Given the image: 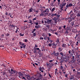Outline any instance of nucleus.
<instances>
[{
	"instance_id": "obj_1",
	"label": "nucleus",
	"mask_w": 80,
	"mask_h": 80,
	"mask_svg": "<svg viewBox=\"0 0 80 80\" xmlns=\"http://www.w3.org/2000/svg\"><path fill=\"white\" fill-rule=\"evenodd\" d=\"M64 30H65L66 31L65 33L66 35H68V34L69 32H71V30L70 29V28L68 27V25L67 27L66 25H64L63 27Z\"/></svg>"
},
{
	"instance_id": "obj_2",
	"label": "nucleus",
	"mask_w": 80,
	"mask_h": 80,
	"mask_svg": "<svg viewBox=\"0 0 80 80\" xmlns=\"http://www.w3.org/2000/svg\"><path fill=\"white\" fill-rule=\"evenodd\" d=\"M47 15H48V13L47 12H45L44 11H43V12H41V13L40 14V17H42V16H43V17H46Z\"/></svg>"
},
{
	"instance_id": "obj_3",
	"label": "nucleus",
	"mask_w": 80,
	"mask_h": 80,
	"mask_svg": "<svg viewBox=\"0 0 80 80\" xmlns=\"http://www.w3.org/2000/svg\"><path fill=\"white\" fill-rule=\"evenodd\" d=\"M70 17H72V18L73 20H75V17H76V16H75L74 14H71L70 15Z\"/></svg>"
},
{
	"instance_id": "obj_4",
	"label": "nucleus",
	"mask_w": 80,
	"mask_h": 80,
	"mask_svg": "<svg viewBox=\"0 0 80 80\" xmlns=\"http://www.w3.org/2000/svg\"><path fill=\"white\" fill-rule=\"evenodd\" d=\"M27 79L28 80H32V79L33 78V77H32L30 76V75H27Z\"/></svg>"
},
{
	"instance_id": "obj_5",
	"label": "nucleus",
	"mask_w": 80,
	"mask_h": 80,
	"mask_svg": "<svg viewBox=\"0 0 80 80\" xmlns=\"http://www.w3.org/2000/svg\"><path fill=\"white\" fill-rule=\"evenodd\" d=\"M47 20L48 24H50V23L52 22V19L49 20V19H48Z\"/></svg>"
},
{
	"instance_id": "obj_6",
	"label": "nucleus",
	"mask_w": 80,
	"mask_h": 80,
	"mask_svg": "<svg viewBox=\"0 0 80 80\" xmlns=\"http://www.w3.org/2000/svg\"><path fill=\"white\" fill-rule=\"evenodd\" d=\"M40 73H41V72H40V73H39V75L38 76V78L40 80H41V79L42 78V75L40 74Z\"/></svg>"
},
{
	"instance_id": "obj_7",
	"label": "nucleus",
	"mask_w": 80,
	"mask_h": 80,
	"mask_svg": "<svg viewBox=\"0 0 80 80\" xmlns=\"http://www.w3.org/2000/svg\"><path fill=\"white\" fill-rule=\"evenodd\" d=\"M58 50L59 52H62L63 50V48H62L59 47Z\"/></svg>"
},
{
	"instance_id": "obj_8",
	"label": "nucleus",
	"mask_w": 80,
	"mask_h": 80,
	"mask_svg": "<svg viewBox=\"0 0 80 80\" xmlns=\"http://www.w3.org/2000/svg\"><path fill=\"white\" fill-rule=\"evenodd\" d=\"M68 60V58H66V57H65V58H64V61L65 62H67Z\"/></svg>"
},
{
	"instance_id": "obj_9",
	"label": "nucleus",
	"mask_w": 80,
	"mask_h": 80,
	"mask_svg": "<svg viewBox=\"0 0 80 80\" xmlns=\"http://www.w3.org/2000/svg\"><path fill=\"white\" fill-rule=\"evenodd\" d=\"M23 74H22V73H21L19 74V77L20 78H22L23 77Z\"/></svg>"
},
{
	"instance_id": "obj_10",
	"label": "nucleus",
	"mask_w": 80,
	"mask_h": 80,
	"mask_svg": "<svg viewBox=\"0 0 80 80\" xmlns=\"http://www.w3.org/2000/svg\"><path fill=\"white\" fill-rule=\"evenodd\" d=\"M74 19H73V18H69L68 20V21L69 23L71 22V21H72V20H73Z\"/></svg>"
},
{
	"instance_id": "obj_11",
	"label": "nucleus",
	"mask_w": 80,
	"mask_h": 80,
	"mask_svg": "<svg viewBox=\"0 0 80 80\" xmlns=\"http://www.w3.org/2000/svg\"><path fill=\"white\" fill-rule=\"evenodd\" d=\"M60 68L61 70H62V72H64V71H65V69H64L63 67L62 66H61Z\"/></svg>"
},
{
	"instance_id": "obj_12",
	"label": "nucleus",
	"mask_w": 80,
	"mask_h": 80,
	"mask_svg": "<svg viewBox=\"0 0 80 80\" xmlns=\"http://www.w3.org/2000/svg\"><path fill=\"white\" fill-rule=\"evenodd\" d=\"M40 25H38V26L37 25V26H35V28H36V29H38V28H40Z\"/></svg>"
},
{
	"instance_id": "obj_13",
	"label": "nucleus",
	"mask_w": 80,
	"mask_h": 80,
	"mask_svg": "<svg viewBox=\"0 0 80 80\" xmlns=\"http://www.w3.org/2000/svg\"><path fill=\"white\" fill-rule=\"evenodd\" d=\"M59 53H60L58 52L56 53H55V56H56V57H58V56H59Z\"/></svg>"
},
{
	"instance_id": "obj_14",
	"label": "nucleus",
	"mask_w": 80,
	"mask_h": 80,
	"mask_svg": "<svg viewBox=\"0 0 80 80\" xmlns=\"http://www.w3.org/2000/svg\"><path fill=\"white\" fill-rule=\"evenodd\" d=\"M74 80V77L73 76H71L69 78V80Z\"/></svg>"
},
{
	"instance_id": "obj_15",
	"label": "nucleus",
	"mask_w": 80,
	"mask_h": 80,
	"mask_svg": "<svg viewBox=\"0 0 80 80\" xmlns=\"http://www.w3.org/2000/svg\"><path fill=\"white\" fill-rule=\"evenodd\" d=\"M74 12L76 13H77V8H75L74 9Z\"/></svg>"
},
{
	"instance_id": "obj_16",
	"label": "nucleus",
	"mask_w": 80,
	"mask_h": 80,
	"mask_svg": "<svg viewBox=\"0 0 80 80\" xmlns=\"http://www.w3.org/2000/svg\"><path fill=\"white\" fill-rule=\"evenodd\" d=\"M62 47L63 48H66V47H67V45L65 44H63L62 45Z\"/></svg>"
},
{
	"instance_id": "obj_17",
	"label": "nucleus",
	"mask_w": 80,
	"mask_h": 80,
	"mask_svg": "<svg viewBox=\"0 0 80 80\" xmlns=\"http://www.w3.org/2000/svg\"><path fill=\"white\" fill-rule=\"evenodd\" d=\"M33 52L34 53H37V48H34V49Z\"/></svg>"
},
{
	"instance_id": "obj_18",
	"label": "nucleus",
	"mask_w": 80,
	"mask_h": 80,
	"mask_svg": "<svg viewBox=\"0 0 80 80\" xmlns=\"http://www.w3.org/2000/svg\"><path fill=\"white\" fill-rule=\"evenodd\" d=\"M32 10H33V9L32 8H31V9H29V12L30 13L32 12L33 11Z\"/></svg>"
},
{
	"instance_id": "obj_19",
	"label": "nucleus",
	"mask_w": 80,
	"mask_h": 80,
	"mask_svg": "<svg viewBox=\"0 0 80 80\" xmlns=\"http://www.w3.org/2000/svg\"><path fill=\"white\" fill-rule=\"evenodd\" d=\"M52 48H56V45L55 44V43H54V44L52 45Z\"/></svg>"
},
{
	"instance_id": "obj_20",
	"label": "nucleus",
	"mask_w": 80,
	"mask_h": 80,
	"mask_svg": "<svg viewBox=\"0 0 80 80\" xmlns=\"http://www.w3.org/2000/svg\"><path fill=\"white\" fill-rule=\"evenodd\" d=\"M60 53L62 57H63V56L64 55V54H63V53L62 52H60Z\"/></svg>"
},
{
	"instance_id": "obj_21",
	"label": "nucleus",
	"mask_w": 80,
	"mask_h": 80,
	"mask_svg": "<svg viewBox=\"0 0 80 80\" xmlns=\"http://www.w3.org/2000/svg\"><path fill=\"white\" fill-rule=\"evenodd\" d=\"M66 2H62V6H65V5H66Z\"/></svg>"
},
{
	"instance_id": "obj_22",
	"label": "nucleus",
	"mask_w": 80,
	"mask_h": 80,
	"mask_svg": "<svg viewBox=\"0 0 80 80\" xmlns=\"http://www.w3.org/2000/svg\"><path fill=\"white\" fill-rule=\"evenodd\" d=\"M57 71H58V69H55V74L57 75Z\"/></svg>"
},
{
	"instance_id": "obj_23",
	"label": "nucleus",
	"mask_w": 80,
	"mask_h": 80,
	"mask_svg": "<svg viewBox=\"0 0 80 80\" xmlns=\"http://www.w3.org/2000/svg\"><path fill=\"white\" fill-rule=\"evenodd\" d=\"M71 24L72 26H73L74 25V21H72L71 22Z\"/></svg>"
},
{
	"instance_id": "obj_24",
	"label": "nucleus",
	"mask_w": 80,
	"mask_h": 80,
	"mask_svg": "<svg viewBox=\"0 0 80 80\" xmlns=\"http://www.w3.org/2000/svg\"><path fill=\"white\" fill-rule=\"evenodd\" d=\"M58 20V18L57 17H54L53 19V20Z\"/></svg>"
},
{
	"instance_id": "obj_25",
	"label": "nucleus",
	"mask_w": 80,
	"mask_h": 80,
	"mask_svg": "<svg viewBox=\"0 0 80 80\" xmlns=\"http://www.w3.org/2000/svg\"><path fill=\"white\" fill-rule=\"evenodd\" d=\"M24 34H25V33L22 34V33H20L19 35H20V36L22 37L23 36H24Z\"/></svg>"
},
{
	"instance_id": "obj_26",
	"label": "nucleus",
	"mask_w": 80,
	"mask_h": 80,
	"mask_svg": "<svg viewBox=\"0 0 80 80\" xmlns=\"http://www.w3.org/2000/svg\"><path fill=\"white\" fill-rule=\"evenodd\" d=\"M29 23H31L32 25H33V23H32V21L31 20H29Z\"/></svg>"
},
{
	"instance_id": "obj_27",
	"label": "nucleus",
	"mask_w": 80,
	"mask_h": 80,
	"mask_svg": "<svg viewBox=\"0 0 80 80\" xmlns=\"http://www.w3.org/2000/svg\"><path fill=\"white\" fill-rule=\"evenodd\" d=\"M47 35H46V36H45L44 37V40H47Z\"/></svg>"
},
{
	"instance_id": "obj_28",
	"label": "nucleus",
	"mask_w": 80,
	"mask_h": 80,
	"mask_svg": "<svg viewBox=\"0 0 80 80\" xmlns=\"http://www.w3.org/2000/svg\"><path fill=\"white\" fill-rule=\"evenodd\" d=\"M1 67H4L5 68H6V66L5 65V64H4V63H3L1 65Z\"/></svg>"
},
{
	"instance_id": "obj_29",
	"label": "nucleus",
	"mask_w": 80,
	"mask_h": 80,
	"mask_svg": "<svg viewBox=\"0 0 80 80\" xmlns=\"http://www.w3.org/2000/svg\"><path fill=\"white\" fill-rule=\"evenodd\" d=\"M71 60H75V56H72V58H71Z\"/></svg>"
},
{
	"instance_id": "obj_30",
	"label": "nucleus",
	"mask_w": 80,
	"mask_h": 80,
	"mask_svg": "<svg viewBox=\"0 0 80 80\" xmlns=\"http://www.w3.org/2000/svg\"><path fill=\"white\" fill-rule=\"evenodd\" d=\"M33 36L35 37V36H36L37 35V32H35L33 33Z\"/></svg>"
},
{
	"instance_id": "obj_31",
	"label": "nucleus",
	"mask_w": 80,
	"mask_h": 80,
	"mask_svg": "<svg viewBox=\"0 0 80 80\" xmlns=\"http://www.w3.org/2000/svg\"><path fill=\"white\" fill-rule=\"evenodd\" d=\"M55 10V8H53L52 9V10H51L52 12H53L54 10Z\"/></svg>"
},
{
	"instance_id": "obj_32",
	"label": "nucleus",
	"mask_w": 80,
	"mask_h": 80,
	"mask_svg": "<svg viewBox=\"0 0 80 80\" xmlns=\"http://www.w3.org/2000/svg\"><path fill=\"white\" fill-rule=\"evenodd\" d=\"M51 55H55V51H54L52 53H51Z\"/></svg>"
},
{
	"instance_id": "obj_33",
	"label": "nucleus",
	"mask_w": 80,
	"mask_h": 80,
	"mask_svg": "<svg viewBox=\"0 0 80 80\" xmlns=\"http://www.w3.org/2000/svg\"><path fill=\"white\" fill-rule=\"evenodd\" d=\"M13 74L15 73H16V74H17V71L16 70H14L13 71Z\"/></svg>"
},
{
	"instance_id": "obj_34",
	"label": "nucleus",
	"mask_w": 80,
	"mask_h": 80,
	"mask_svg": "<svg viewBox=\"0 0 80 80\" xmlns=\"http://www.w3.org/2000/svg\"><path fill=\"white\" fill-rule=\"evenodd\" d=\"M36 31V29L35 28L34 29H33V31L32 32V33H34V32H35Z\"/></svg>"
},
{
	"instance_id": "obj_35",
	"label": "nucleus",
	"mask_w": 80,
	"mask_h": 80,
	"mask_svg": "<svg viewBox=\"0 0 80 80\" xmlns=\"http://www.w3.org/2000/svg\"><path fill=\"white\" fill-rule=\"evenodd\" d=\"M56 42L57 43H59V39H58L56 40Z\"/></svg>"
},
{
	"instance_id": "obj_36",
	"label": "nucleus",
	"mask_w": 80,
	"mask_h": 80,
	"mask_svg": "<svg viewBox=\"0 0 80 80\" xmlns=\"http://www.w3.org/2000/svg\"><path fill=\"white\" fill-rule=\"evenodd\" d=\"M6 35L7 37H8V36H9V37H10V34L8 33L6 34Z\"/></svg>"
},
{
	"instance_id": "obj_37",
	"label": "nucleus",
	"mask_w": 80,
	"mask_h": 80,
	"mask_svg": "<svg viewBox=\"0 0 80 80\" xmlns=\"http://www.w3.org/2000/svg\"><path fill=\"white\" fill-rule=\"evenodd\" d=\"M73 5V4H72V3H69V7H72V6Z\"/></svg>"
},
{
	"instance_id": "obj_38",
	"label": "nucleus",
	"mask_w": 80,
	"mask_h": 80,
	"mask_svg": "<svg viewBox=\"0 0 80 80\" xmlns=\"http://www.w3.org/2000/svg\"><path fill=\"white\" fill-rule=\"evenodd\" d=\"M75 52V51L73 50V49H72L71 51V53H74Z\"/></svg>"
},
{
	"instance_id": "obj_39",
	"label": "nucleus",
	"mask_w": 80,
	"mask_h": 80,
	"mask_svg": "<svg viewBox=\"0 0 80 80\" xmlns=\"http://www.w3.org/2000/svg\"><path fill=\"white\" fill-rule=\"evenodd\" d=\"M77 16L78 17H80V13L79 12L77 14Z\"/></svg>"
},
{
	"instance_id": "obj_40",
	"label": "nucleus",
	"mask_w": 80,
	"mask_h": 80,
	"mask_svg": "<svg viewBox=\"0 0 80 80\" xmlns=\"http://www.w3.org/2000/svg\"><path fill=\"white\" fill-rule=\"evenodd\" d=\"M39 71H41L42 70V67H40L39 68Z\"/></svg>"
},
{
	"instance_id": "obj_41",
	"label": "nucleus",
	"mask_w": 80,
	"mask_h": 80,
	"mask_svg": "<svg viewBox=\"0 0 80 80\" xmlns=\"http://www.w3.org/2000/svg\"><path fill=\"white\" fill-rule=\"evenodd\" d=\"M48 75H49V77H50V78H52V77L50 75V74L49 73H48Z\"/></svg>"
},
{
	"instance_id": "obj_42",
	"label": "nucleus",
	"mask_w": 80,
	"mask_h": 80,
	"mask_svg": "<svg viewBox=\"0 0 80 80\" xmlns=\"http://www.w3.org/2000/svg\"><path fill=\"white\" fill-rule=\"evenodd\" d=\"M54 23L57 24V20H54Z\"/></svg>"
},
{
	"instance_id": "obj_43",
	"label": "nucleus",
	"mask_w": 80,
	"mask_h": 80,
	"mask_svg": "<svg viewBox=\"0 0 80 80\" xmlns=\"http://www.w3.org/2000/svg\"><path fill=\"white\" fill-rule=\"evenodd\" d=\"M24 42H28V40H27V39H25L24 40Z\"/></svg>"
},
{
	"instance_id": "obj_44",
	"label": "nucleus",
	"mask_w": 80,
	"mask_h": 80,
	"mask_svg": "<svg viewBox=\"0 0 80 80\" xmlns=\"http://www.w3.org/2000/svg\"><path fill=\"white\" fill-rule=\"evenodd\" d=\"M46 27H47L48 28H50V26H49V25H46Z\"/></svg>"
},
{
	"instance_id": "obj_45",
	"label": "nucleus",
	"mask_w": 80,
	"mask_h": 80,
	"mask_svg": "<svg viewBox=\"0 0 80 80\" xmlns=\"http://www.w3.org/2000/svg\"><path fill=\"white\" fill-rule=\"evenodd\" d=\"M66 7H67V8H68V7H69V5H68V4H67L66 6Z\"/></svg>"
},
{
	"instance_id": "obj_46",
	"label": "nucleus",
	"mask_w": 80,
	"mask_h": 80,
	"mask_svg": "<svg viewBox=\"0 0 80 80\" xmlns=\"http://www.w3.org/2000/svg\"><path fill=\"white\" fill-rule=\"evenodd\" d=\"M53 60H50L49 61V62L50 63H52V62H53Z\"/></svg>"
},
{
	"instance_id": "obj_47",
	"label": "nucleus",
	"mask_w": 80,
	"mask_h": 80,
	"mask_svg": "<svg viewBox=\"0 0 80 80\" xmlns=\"http://www.w3.org/2000/svg\"><path fill=\"white\" fill-rule=\"evenodd\" d=\"M32 16H29L28 17V19H29V18H32Z\"/></svg>"
},
{
	"instance_id": "obj_48",
	"label": "nucleus",
	"mask_w": 80,
	"mask_h": 80,
	"mask_svg": "<svg viewBox=\"0 0 80 80\" xmlns=\"http://www.w3.org/2000/svg\"><path fill=\"white\" fill-rule=\"evenodd\" d=\"M62 27H60L58 28L59 30H61L62 29Z\"/></svg>"
},
{
	"instance_id": "obj_49",
	"label": "nucleus",
	"mask_w": 80,
	"mask_h": 80,
	"mask_svg": "<svg viewBox=\"0 0 80 80\" xmlns=\"http://www.w3.org/2000/svg\"><path fill=\"white\" fill-rule=\"evenodd\" d=\"M4 37H3L2 35L1 36L0 38H2V39Z\"/></svg>"
},
{
	"instance_id": "obj_50",
	"label": "nucleus",
	"mask_w": 80,
	"mask_h": 80,
	"mask_svg": "<svg viewBox=\"0 0 80 80\" xmlns=\"http://www.w3.org/2000/svg\"><path fill=\"white\" fill-rule=\"evenodd\" d=\"M53 3H55V2L53 1L51 3V5H52Z\"/></svg>"
},
{
	"instance_id": "obj_51",
	"label": "nucleus",
	"mask_w": 80,
	"mask_h": 80,
	"mask_svg": "<svg viewBox=\"0 0 80 80\" xmlns=\"http://www.w3.org/2000/svg\"><path fill=\"white\" fill-rule=\"evenodd\" d=\"M11 26H12V28H13V27H14V28H15V26L14 25H11Z\"/></svg>"
},
{
	"instance_id": "obj_52",
	"label": "nucleus",
	"mask_w": 80,
	"mask_h": 80,
	"mask_svg": "<svg viewBox=\"0 0 80 80\" xmlns=\"http://www.w3.org/2000/svg\"><path fill=\"white\" fill-rule=\"evenodd\" d=\"M40 40H43V38L42 37H41L40 38Z\"/></svg>"
},
{
	"instance_id": "obj_53",
	"label": "nucleus",
	"mask_w": 80,
	"mask_h": 80,
	"mask_svg": "<svg viewBox=\"0 0 80 80\" xmlns=\"http://www.w3.org/2000/svg\"><path fill=\"white\" fill-rule=\"evenodd\" d=\"M26 48V45H24L23 46V48Z\"/></svg>"
},
{
	"instance_id": "obj_54",
	"label": "nucleus",
	"mask_w": 80,
	"mask_h": 80,
	"mask_svg": "<svg viewBox=\"0 0 80 80\" xmlns=\"http://www.w3.org/2000/svg\"><path fill=\"white\" fill-rule=\"evenodd\" d=\"M19 44H20V45H22V42H19Z\"/></svg>"
},
{
	"instance_id": "obj_55",
	"label": "nucleus",
	"mask_w": 80,
	"mask_h": 80,
	"mask_svg": "<svg viewBox=\"0 0 80 80\" xmlns=\"http://www.w3.org/2000/svg\"><path fill=\"white\" fill-rule=\"evenodd\" d=\"M48 46H49V47H51L52 46V44H51V43L49 44Z\"/></svg>"
},
{
	"instance_id": "obj_56",
	"label": "nucleus",
	"mask_w": 80,
	"mask_h": 80,
	"mask_svg": "<svg viewBox=\"0 0 80 80\" xmlns=\"http://www.w3.org/2000/svg\"><path fill=\"white\" fill-rule=\"evenodd\" d=\"M74 61L75 60H72L71 61V63H73V62H74Z\"/></svg>"
},
{
	"instance_id": "obj_57",
	"label": "nucleus",
	"mask_w": 80,
	"mask_h": 80,
	"mask_svg": "<svg viewBox=\"0 0 80 80\" xmlns=\"http://www.w3.org/2000/svg\"><path fill=\"white\" fill-rule=\"evenodd\" d=\"M36 25H38V22H35Z\"/></svg>"
},
{
	"instance_id": "obj_58",
	"label": "nucleus",
	"mask_w": 80,
	"mask_h": 80,
	"mask_svg": "<svg viewBox=\"0 0 80 80\" xmlns=\"http://www.w3.org/2000/svg\"><path fill=\"white\" fill-rule=\"evenodd\" d=\"M37 20V18H34L33 19V21H35V20Z\"/></svg>"
},
{
	"instance_id": "obj_59",
	"label": "nucleus",
	"mask_w": 80,
	"mask_h": 80,
	"mask_svg": "<svg viewBox=\"0 0 80 80\" xmlns=\"http://www.w3.org/2000/svg\"><path fill=\"white\" fill-rule=\"evenodd\" d=\"M11 72H13L14 70H13L12 69H11Z\"/></svg>"
},
{
	"instance_id": "obj_60",
	"label": "nucleus",
	"mask_w": 80,
	"mask_h": 80,
	"mask_svg": "<svg viewBox=\"0 0 80 80\" xmlns=\"http://www.w3.org/2000/svg\"><path fill=\"white\" fill-rule=\"evenodd\" d=\"M68 53L69 54L71 53V50H69V51L68 52Z\"/></svg>"
},
{
	"instance_id": "obj_61",
	"label": "nucleus",
	"mask_w": 80,
	"mask_h": 80,
	"mask_svg": "<svg viewBox=\"0 0 80 80\" xmlns=\"http://www.w3.org/2000/svg\"><path fill=\"white\" fill-rule=\"evenodd\" d=\"M48 35L49 37H51V34H50V33H48Z\"/></svg>"
},
{
	"instance_id": "obj_62",
	"label": "nucleus",
	"mask_w": 80,
	"mask_h": 80,
	"mask_svg": "<svg viewBox=\"0 0 80 80\" xmlns=\"http://www.w3.org/2000/svg\"><path fill=\"white\" fill-rule=\"evenodd\" d=\"M46 11H47V12H49V10L48 9V8L47 9Z\"/></svg>"
},
{
	"instance_id": "obj_63",
	"label": "nucleus",
	"mask_w": 80,
	"mask_h": 80,
	"mask_svg": "<svg viewBox=\"0 0 80 80\" xmlns=\"http://www.w3.org/2000/svg\"><path fill=\"white\" fill-rule=\"evenodd\" d=\"M22 79H24V80H26V79L25 78V77H23L22 78Z\"/></svg>"
},
{
	"instance_id": "obj_64",
	"label": "nucleus",
	"mask_w": 80,
	"mask_h": 80,
	"mask_svg": "<svg viewBox=\"0 0 80 80\" xmlns=\"http://www.w3.org/2000/svg\"><path fill=\"white\" fill-rule=\"evenodd\" d=\"M36 80H40V79L39 78H37L36 79Z\"/></svg>"
}]
</instances>
